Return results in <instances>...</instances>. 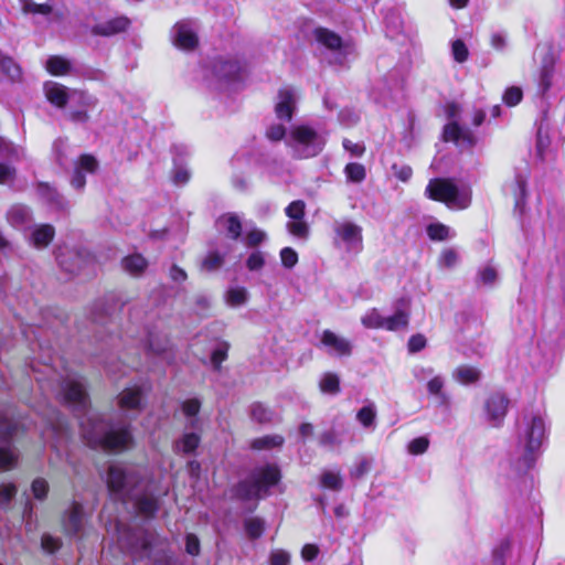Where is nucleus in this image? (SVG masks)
Listing matches in <instances>:
<instances>
[{
    "mask_svg": "<svg viewBox=\"0 0 565 565\" xmlns=\"http://www.w3.org/2000/svg\"><path fill=\"white\" fill-rule=\"evenodd\" d=\"M157 540L145 535L140 542V550L134 556L135 565H172L173 556L170 550L157 547Z\"/></svg>",
    "mask_w": 565,
    "mask_h": 565,
    "instance_id": "39448f33",
    "label": "nucleus"
},
{
    "mask_svg": "<svg viewBox=\"0 0 565 565\" xmlns=\"http://www.w3.org/2000/svg\"><path fill=\"white\" fill-rule=\"evenodd\" d=\"M460 135H462V127L457 120L446 124L443 128V140L445 142H454L459 145Z\"/></svg>",
    "mask_w": 565,
    "mask_h": 565,
    "instance_id": "c9c22d12",
    "label": "nucleus"
},
{
    "mask_svg": "<svg viewBox=\"0 0 565 565\" xmlns=\"http://www.w3.org/2000/svg\"><path fill=\"white\" fill-rule=\"evenodd\" d=\"M285 214L292 220L287 223L288 232L297 237L306 239L309 236V225L305 221L306 202L303 200H295L285 207Z\"/></svg>",
    "mask_w": 565,
    "mask_h": 565,
    "instance_id": "6e6552de",
    "label": "nucleus"
},
{
    "mask_svg": "<svg viewBox=\"0 0 565 565\" xmlns=\"http://www.w3.org/2000/svg\"><path fill=\"white\" fill-rule=\"evenodd\" d=\"M265 266V257L260 250H255L249 254L246 259V267L250 271L260 270Z\"/></svg>",
    "mask_w": 565,
    "mask_h": 565,
    "instance_id": "4d7b16f0",
    "label": "nucleus"
},
{
    "mask_svg": "<svg viewBox=\"0 0 565 565\" xmlns=\"http://www.w3.org/2000/svg\"><path fill=\"white\" fill-rule=\"evenodd\" d=\"M15 494L17 487L14 483L10 482L0 484V505H9Z\"/></svg>",
    "mask_w": 565,
    "mask_h": 565,
    "instance_id": "13d9d810",
    "label": "nucleus"
},
{
    "mask_svg": "<svg viewBox=\"0 0 565 565\" xmlns=\"http://www.w3.org/2000/svg\"><path fill=\"white\" fill-rule=\"evenodd\" d=\"M58 266L68 274H75L79 269V255L73 250L64 252L61 247L55 253Z\"/></svg>",
    "mask_w": 565,
    "mask_h": 565,
    "instance_id": "5701e85b",
    "label": "nucleus"
},
{
    "mask_svg": "<svg viewBox=\"0 0 565 565\" xmlns=\"http://www.w3.org/2000/svg\"><path fill=\"white\" fill-rule=\"evenodd\" d=\"M64 399L66 403L85 407L88 402V395L82 383L71 381L64 387Z\"/></svg>",
    "mask_w": 565,
    "mask_h": 565,
    "instance_id": "a211bd4d",
    "label": "nucleus"
},
{
    "mask_svg": "<svg viewBox=\"0 0 565 565\" xmlns=\"http://www.w3.org/2000/svg\"><path fill=\"white\" fill-rule=\"evenodd\" d=\"M429 239L435 242H443L449 237V227L443 223H430L426 227Z\"/></svg>",
    "mask_w": 565,
    "mask_h": 565,
    "instance_id": "4c0bfd02",
    "label": "nucleus"
},
{
    "mask_svg": "<svg viewBox=\"0 0 565 565\" xmlns=\"http://www.w3.org/2000/svg\"><path fill=\"white\" fill-rule=\"evenodd\" d=\"M244 530L249 540H257L265 532V521L259 516L248 518L244 521Z\"/></svg>",
    "mask_w": 565,
    "mask_h": 565,
    "instance_id": "473e14b6",
    "label": "nucleus"
},
{
    "mask_svg": "<svg viewBox=\"0 0 565 565\" xmlns=\"http://www.w3.org/2000/svg\"><path fill=\"white\" fill-rule=\"evenodd\" d=\"M284 444L285 438L281 435H265L254 438L249 444V448L254 451L270 450L280 448Z\"/></svg>",
    "mask_w": 565,
    "mask_h": 565,
    "instance_id": "b1692460",
    "label": "nucleus"
},
{
    "mask_svg": "<svg viewBox=\"0 0 565 565\" xmlns=\"http://www.w3.org/2000/svg\"><path fill=\"white\" fill-rule=\"evenodd\" d=\"M225 221L226 231L230 238H232L233 241H237L241 237L243 230L239 217L234 213H230L225 216Z\"/></svg>",
    "mask_w": 565,
    "mask_h": 565,
    "instance_id": "a18cd8bd",
    "label": "nucleus"
},
{
    "mask_svg": "<svg viewBox=\"0 0 565 565\" xmlns=\"http://www.w3.org/2000/svg\"><path fill=\"white\" fill-rule=\"evenodd\" d=\"M130 25L131 21L128 17L119 15L94 24L90 33L95 36L110 38L127 32Z\"/></svg>",
    "mask_w": 565,
    "mask_h": 565,
    "instance_id": "9d476101",
    "label": "nucleus"
},
{
    "mask_svg": "<svg viewBox=\"0 0 565 565\" xmlns=\"http://www.w3.org/2000/svg\"><path fill=\"white\" fill-rule=\"evenodd\" d=\"M211 72L220 82L236 83L242 81L244 65L238 58L216 56L211 62Z\"/></svg>",
    "mask_w": 565,
    "mask_h": 565,
    "instance_id": "0eeeda50",
    "label": "nucleus"
},
{
    "mask_svg": "<svg viewBox=\"0 0 565 565\" xmlns=\"http://www.w3.org/2000/svg\"><path fill=\"white\" fill-rule=\"evenodd\" d=\"M87 446L94 450H103L108 454H119L130 449L135 438L129 425L117 429H109L100 437L95 435L85 436Z\"/></svg>",
    "mask_w": 565,
    "mask_h": 565,
    "instance_id": "20e7f679",
    "label": "nucleus"
},
{
    "mask_svg": "<svg viewBox=\"0 0 565 565\" xmlns=\"http://www.w3.org/2000/svg\"><path fill=\"white\" fill-rule=\"evenodd\" d=\"M174 44L182 50L192 51L199 46V38L185 25H180L177 31Z\"/></svg>",
    "mask_w": 565,
    "mask_h": 565,
    "instance_id": "393cba45",
    "label": "nucleus"
},
{
    "mask_svg": "<svg viewBox=\"0 0 565 565\" xmlns=\"http://www.w3.org/2000/svg\"><path fill=\"white\" fill-rule=\"evenodd\" d=\"M224 263L223 256L218 253H210L203 260V267L207 270H214L222 266Z\"/></svg>",
    "mask_w": 565,
    "mask_h": 565,
    "instance_id": "774afa93",
    "label": "nucleus"
},
{
    "mask_svg": "<svg viewBox=\"0 0 565 565\" xmlns=\"http://www.w3.org/2000/svg\"><path fill=\"white\" fill-rule=\"evenodd\" d=\"M427 340L424 334L416 333L413 334L407 342V348L411 353H417L420 352L426 348Z\"/></svg>",
    "mask_w": 565,
    "mask_h": 565,
    "instance_id": "052dcab7",
    "label": "nucleus"
},
{
    "mask_svg": "<svg viewBox=\"0 0 565 565\" xmlns=\"http://www.w3.org/2000/svg\"><path fill=\"white\" fill-rule=\"evenodd\" d=\"M285 136H286V128L281 124H274L266 131V137L269 140L275 141V142L282 140L285 138Z\"/></svg>",
    "mask_w": 565,
    "mask_h": 565,
    "instance_id": "69168bd1",
    "label": "nucleus"
},
{
    "mask_svg": "<svg viewBox=\"0 0 565 565\" xmlns=\"http://www.w3.org/2000/svg\"><path fill=\"white\" fill-rule=\"evenodd\" d=\"M149 266L148 259L140 253H134L121 259L122 269L134 277H140Z\"/></svg>",
    "mask_w": 565,
    "mask_h": 565,
    "instance_id": "dca6fc26",
    "label": "nucleus"
},
{
    "mask_svg": "<svg viewBox=\"0 0 565 565\" xmlns=\"http://www.w3.org/2000/svg\"><path fill=\"white\" fill-rule=\"evenodd\" d=\"M320 390L323 393L338 394L340 392V379L334 373H326L320 381Z\"/></svg>",
    "mask_w": 565,
    "mask_h": 565,
    "instance_id": "79ce46f5",
    "label": "nucleus"
},
{
    "mask_svg": "<svg viewBox=\"0 0 565 565\" xmlns=\"http://www.w3.org/2000/svg\"><path fill=\"white\" fill-rule=\"evenodd\" d=\"M45 97L47 102L57 107L64 108L70 99L68 88L56 82H47L44 85Z\"/></svg>",
    "mask_w": 565,
    "mask_h": 565,
    "instance_id": "f8f14e48",
    "label": "nucleus"
},
{
    "mask_svg": "<svg viewBox=\"0 0 565 565\" xmlns=\"http://www.w3.org/2000/svg\"><path fill=\"white\" fill-rule=\"evenodd\" d=\"M18 462V456L11 446L0 447V471L12 469Z\"/></svg>",
    "mask_w": 565,
    "mask_h": 565,
    "instance_id": "58836bf2",
    "label": "nucleus"
},
{
    "mask_svg": "<svg viewBox=\"0 0 565 565\" xmlns=\"http://www.w3.org/2000/svg\"><path fill=\"white\" fill-rule=\"evenodd\" d=\"M444 384V379L441 376H434L427 383V391L430 395L440 396L443 399H445L446 396L443 393Z\"/></svg>",
    "mask_w": 565,
    "mask_h": 565,
    "instance_id": "680f3d73",
    "label": "nucleus"
},
{
    "mask_svg": "<svg viewBox=\"0 0 565 565\" xmlns=\"http://www.w3.org/2000/svg\"><path fill=\"white\" fill-rule=\"evenodd\" d=\"M345 177L349 181L361 183L366 178V170L362 163L350 162L344 168Z\"/></svg>",
    "mask_w": 565,
    "mask_h": 565,
    "instance_id": "f704fd0d",
    "label": "nucleus"
},
{
    "mask_svg": "<svg viewBox=\"0 0 565 565\" xmlns=\"http://www.w3.org/2000/svg\"><path fill=\"white\" fill-rule=\"evenodd\" d=\"M376 417V413L373 406L367 405L360 408L356 413V419L363 427H370L373 425Z\"/></svg>",
    "mask_w": 565,
    "mask_h": 565,
    "instance_id": "8fccbe9b",
    "label": "nucleus"
},
{
    "mask_svg": "<svg viewBox=\"0 0 565 565\" xmlns=\"http://www.w3.org/2000/svg\"><path fill=\"white\" fill-rule=\"evenodd\" d=\"M55 237V228L52 224L38 225L31 233V242L38 249L47 247Z\"/></svg>",
    "mask_w": 565,
    "mask_h": 565,
    "instance_id": "f3484780",
    "label": "nucleus"
},
{
    "mask_svg": "<svg viewBox=\"0 0 565 565\" xmlns=\"http://www.w3.org/2000/svg\"><path fill=\"white\" fill-rule=\"evenodd\" d=\"M316 40L331 51H338L343 46L342 38L332 30L318 26L313 31Z\"/></svg>",
    "mask_w": 565,
    "mask_h": 565,
    "instance_id": "6ab92c4d",
    "label": "nucleus"
},
{
    "mask_svg": "<svg viewBox=\"0 0 565 565\" xmlns=\"http://www.w3.org/2000/svg\"><path fill=\"white\" fill-rule=\"evenodd\" d=\"M83 523V507L79 502L73 501L71 510L65 512L62 516V526L65 534L74 536L82 530Z\"/></svg>",
    "mask_w": 565,
    "mask_h": 565,
    "instance_id": "9b49d317",
    "label": "nucleus"
},
{
    "mask_svg": "<svg viewBox=\"0 0 565 565\" xmlns=\"http://www.w3.org/2000/svg\"><path fill=\"white\" fill-rule=\"evenodd\" d=\"M247 299L244 288H232L227 292V301L232 306L243 305Z\"/></svg>",
    "mask_w": 565,
    "mask_h": 565,
    "instance_id": "e2e57ef3",
    "label": "nucleus"
},
{
    "mask_svg": "<svg viewBox=\"0 0 565 565\" xmlns=\"http://www.w3.org/2000/svg\"><path fill=\"white\" fill-rule=\"evenodd\" d=\"M451 51H452L454 60L458 63H463L469 57L468 47H467L466 43L460 39L455 40L452 42Z\"/></svg>",
    "mask_w": 565,
    "mask_h": 565,
    "instance_id": "3c124183",
    "label": "nucleus"
},
{
    "mask_svg": "<svg viewBox=\"0 0 565 565\" xmlns=\"http://www.w3.org/2000/svg\"><path fill=\"white\" fill-rule=\"evenodd\" d=\"M540 63L536 72V83L542 94L550 90L555 75L556 64L561 58L563 46L553 40L541 42L536 46Z\"/></svg>",
    "mask_w": 565,
    "mask_h": 565,
    "instance_id": "f03ea898",
    "label": "nucleus"
},
{
    "mask_svg": "<svg viewBox=\"0 0 565 565\" xmlns=\"http://www.w3.org/2000/svg\"><path fill=\"white\" fill-rule=\"evenodd\" d=\"M385 317L381 316L376 309L367 311L362 318V324L367 329H384Z\"/></svg>",
    "mask_w": 565,
    "mask_h": 565,
    "instance_id": "37998d69",
    "label": "nucleus"
},
{
    "mask_svg": "<svg viewBox=\"0 0 565 565\" xmlns=\"http://www.w3.org/2000/svg\"><path fill=\"white\" fill-rule=\"evenodd\" d=\"M266 239V233L259 228H253L247 232L245 244L247 247L255 248Z\"/></svg>",
    "mask_w": 565,
    "mask_h": 565,
    "instance_id": "5fc2aeb1",
    "label": "nucleus"
},
{
    "mask_svg": "<svg viewBox=\"0 0 565 565\" xmlns=\"http://www.w3.org/2000/svg\"><path fill=\"white\" fill-rule=\"evenodd\" d=\"M290 136L297 143L305 146L313 143L318 137L317 131L306 125H299L294 127Z\"/></svg>",
    "mask_w": 565,
    "mask_h": 565,
    "instance_id": "c85d7f7f",
    "label": "nucleus"
},
{
    "mask_svg": "<svg viewBox=\"0 0 565 565\" xmlns=\"http://www.w3.org/2000/svg\"><path fill=\"white\" fill-rule=\"evenodd\" d=\"M545 434L544 420L540 416H534L526 431L525 451L522 457L523 466L526 469L534 467L536 461V452L542 446Z\"/></svg>",
    "mask_w": 565,
    "mask_h": 565,
    "instance_id": "423d86ee",
    "label": "nucleus"
},
{
    "mask_svg": "<svg viewBox=\"0 0 565 565\" xmlns=\"http://www.w3.org/2000/svg\"><path fill=\"white\" fill-rule=\"evenodd\" d=\"M409 322V313L405 310L397 309L391 317H386L384 321V329L387 331H396L406 328Z\"/></svg>",
    "mask_w": 565,
    "mask_h": 565,
    "instance_id": "7c9ffc66",
    "label": "nucleus"
},
{
    "mask_svg": "<svg viewBox=\"0 0 565 565\" xmlns=\"http://www.w3.org/2000/svg\"><path fill=\"white\" fill-rule=\"evenodd\" d=\"M75 169H81L83 173H95L98 170V161L93 154L83 153L78 157Z\"/></svg>",
    "mask_w": 565,
    "mask_h": 565,
    "instance_id": "c03bdc74",
    "label": "nucleus"
},
{
    "mask_svg": "<svg viewBox=\"0 0 565 565\" xmlns=\"http://www.w3.org/2000/svg\"><path fill=\"white\" fill-rule=\"evenodd\" d=\"M201 444V437L196 433H185L175 446L180 447V451L184 455L194 454Z\"/></svg>",
    "mask_w": 565,
    "mask_h": 565,
    "instance_id": "2f4dec72",
    "label": "nucleus"
},
{
    "mask_svg": "<svg viewBox=\"0 0 565 565\" xmlns=\"http://www.w3.org/2000/svg\"><path fill=\"white\" fill-rule=\"evenodd\" d=\"M321 486L327 489L339 491L342 488V479L340 475L326 471L322 473L320 479Z\"/></svg>",
    "mask_w": 565,
    "mask_h": 565,
    "instance_id": "de8ad7c7",
    "label": "nucleus"
},
{
    "mask_svg": "<svg viewBox=\"0 0 565 565\" xmlns=\"http://www.w3.org/2000/svg\"><path fill=\"white\" fill-rule=\"evenodd\" d=\"M456 379L462 384H473L480 379V371L470 365H461L456 370Z\"/></svg>",
    "mask_w": 565,
    "mask_h": 565,
    "instance_id": "72a5a7b5",
    "label": "nucleus"
},
{
    "mask_svg": "<svg viewBox=\"0 0 565 565\" xmlns=\"http://www.w3.org/2000/svg\"><path fill=\"white\" fill-rule=\"evenodd\" d=\"M523 98V92L518 86L508 87L503 94L502 100L509 107H514L521 103Z\"/></svg>",
    "mask_w": 565,
    "mask_h": 565,
    "instance_id": "09e8293b",
    "label": "nucleus"
},
{
    "mask_svg": "<svg viewBox=\"0 0 565 565\" xmlns=\"http://www.w3.org/2000/svg\"><path fill=\"white\" fill-rule=\"evenodd\" d=\"M526 186H527V175H523L521 173L515 175L514 185H513V194L515 198V204H520L524 202L526 198Z\"/></svg>",
    "mask_w": 565,
    "mask_h": 565,
    "instance_id": "49530a36",
    "label": "nucleus"
},
{
    "mask_svg": "<svg viewBox=\"0 0 565 565\" xmlns=\"http://www.w3.org/2000/svg\"><path fill=\"white\" fill-rule=\"evenodd\" d=\"M321 343L333 349V351L340 356H350L352 354L351 342L344 338L338 337L331 330H324L321 335Z\"/></svg>",
    "mask_w": 565,
    "mask_h": 565,
    "instance_id": "ddd939ff",
    "label": "nucleus"
},
{
    "mask_svg": "<svg viewBox=\"0 0 565 565\" xmlns=\"http://www.w3.org/2000/svg\"><path fill=\"white\" fill-rule=\"evenodd\" d=\"M230 343L223 341L220 345L211 353V363L215 371H221L222 363L228 358Z\"/></svg>",
    "mask_w": 565,
    "mask_h": 565,
    "instance_id": "e433bc0d",
    "label": "nucleus"
},
{
    "mask_svg": "<svg viewBox=\"0 0 565 565\" xmlns=\"http://www.w3.org/2000/svg\"><path fill=\"white\" fill-rule=\"evenodd\" d=\"M250 417L257 424L265 425L273 422L274 412L260 402H255L250 406Z\"/></svg>",
    "mask_w": 565,
    "mask_h": 565,
    "instance_id": "c756f323",
    "label": "nucleus"
},
{
    "mask_svg": "<svg viewBox=\"0 0 565 565\" xmlns=\"http://www.w3.org/2000/svg\"><path fill=\"white\" fill-rule=\"evenodd\" d=\"M201 403L198 398H190L182 403V412L188 417L196 416L200 412Z\"/></svg>",
    "mask_w": 565,
    "mask_h": 565,
    "instance_id": "338daca9",
    "label": "nucleus"
},
{
    "mask_svg": "<svg viewBox=\"0 0 565 565\" xmlns=\"http://www.w3.org/2000/svg\"><path fill=\"white\" fill-rule=\"evenodd\" d=\"M41 546L45 552L54 554L61 548L62 542L60 539L50 534H43L41 537Z\"/></svg>",
    "mask_w": 565,
    "mask_h": 565,
    "instance_id": "bf43d9fd",
    "label": "nucleus"
},
{
    "mask_svg": "<svg viewBox=\"0 0 565 565\" xmlns=\"http://www.w3.org/2000/svg\"><path fill=\"white\" fill-rule=\"evenodd\" d=\"M126 471L115 465H110L107 469L106 486L110 494H119L126 488Z\"/></svg>",
    "mask_w": 565,
    "mask_h": 565,
    "instance_id": "2eb2a0df",
    "label": "nucleus"
},
{
    "mask_svg": "<svg viewBox=\"0 0 565 565\" xmlns=\"http://www.w3.org/2000/svg\"><path fill=\"white\" fill-rule=\"evenodd\" d=\"M31 490L35 499L43 500L49 493V483L44 478H36L32 481Z\"/></svg>",
    "mask_w": 565,
    "mask_h": 565,
    "instance_id": "864d4df0",
    "label": "nucleus"
},
{
    "mask_svg": "<svg viewBox=\"0 0 565 565\" xmlns=\"http://www.w3.org/2000/svg\"><path fill=\"white\" fill-rule=\"evenodd\" d=\"M429 447V439L425 436L416 437L408 444V452L412 455H423Z\"/></svg>",
    "mask_w": 565,
    "mask_h": 565,
    "instance_id": "603ef678",
    "label": "nucleus"
},
{
    "mask_svg": "<svg viewBox=\"0 0 565 565\" xmlns=\"http://www.w3.org/2000/svg\"><path fill=\"white\" fill-rule=\"evenodd\" d=\"M425 195L435 202L444 203L448 206L455 205L460 210L467 209L471 203L469 194H460L458 185L450 178L430 179Z\"/></svg>",
    "mask_w": 565,
    "mask_h": 565,
    "instance_id": "7ed1b4c3",
    "label": "nucleus"
},
{
    "mask_svg": "<svg viewBox=\"0 0 565 565\" xmlns=\"http://www.w3.org/2000/svg\"><path fill=\"white\" fill-rule=\"evenodd\" d=\"M45 67L46 71L53 76L67 75L72 70L70 61L60 55L50 56L46 61Z\"/></svg>",
    "mask_w": 565,
    "mask_h": 565,
    "instance_id": "bb28decb",
    "label": "nucleus"
},
{
    "mask_svg": "<svg viewBox=\"0 0 565 565\" xmlns=\"http://www.w3.org/2000/svg\"><path fill=\"white\" fill-rule=\"evenodd\" d=\"M290 555L284 550H274L269 555V565H289Z\"/></svg>",
    "mask_w": 565,
    "mask_h": 565,
    "instance_id": "0e129e2a",
    "label": "nucleus"
},
{
    "mask_svg": "<svg viewBox=\"0 0 565 565\" xmlns=\"http://www.w3.org/2000/svg\"><path fill=\"white\" fill-rule=\"evenodd\" d=\"M279 102L275 106V114L279 119L290 121L295 111L294 94L289 89L281 88L278 92Z\"/></svg>",
    "mask_w": 565,
    "mask_h": 565,
    "instance_id": "4468645a",
    "label": "nucleus"
},
{
    "mask_svg": "<svg viewBox=\"0 0 565 565\" xmlns=\"http://www.w3.org/2000/svg\"><path fill=\"white\" fill-rule=\"evenodd\" d=\"M334 232L347 244H352L353 242L362 243V228L352 222L339 224Z\"/></svg>",
    "mask_w": 565,
    "mask_h": 565,
    "instance_id": "412c9836",
    "label": "nucleus"
},
{
    "mask_svg": "<svg viewBox=\"0 0 565 565\" xmlns=\"http://www.w3.org/2000/svg\"><path fill=\"white\" fill-rule=\"evenodd\" d=\"M137 513L147 519H152L159 511V501L153 497L138 495L134 502Z\"/></svg>",
    "mask_w": 565,
    "mask_h": 565,
    "instance_id": "4be33fe9",
    "label": "nucleus"
},
{
    "mask_svg": "<svg viewBox=\"0 0 565 565\" xmlns=\"http://www.w3.org/2000/svg\"><path fill=\"white\" fill-rule=\"evenodd\" d=\"M142 391L140 387L125 388L118 396V406L121 409H139L141 407Z\"/></svg>",
    "mask_w": 565,
    "mask_h": 565,
    "instance_id": "aec40b11",
    "label": "nucleus"
},
{
    "mask_svg": "<svg viewBox=\"0 0 565 565\" xmlns=\"http://www.w3.org/2000/svg\"><path fill=\"white\" fill-rule=\"evenodd\" d=\"M281 470L276 463H266L250 471L247 478L238 480L232 488V499L239 502H258L270 495V489L280 483Z\"/></svg>",
    "mask_w": 565,
    "mask_h": 565,
    "instance_id": "f257e3e1",
    "label": "nucleus"
},
{
    "mask_svg": "<svg viewBox=\"0 0 565 565\" xmlns=\"http://www.w3.org/2000/svg\"><path fill=\"white\" fill-rule=\"evenodd\" d=\"M0 70L12 81L21 77V67L10 56L0 57Z\"/></svg>",
    "mask_w": 565,
    "mask_h": 565,
    "instance_id": "ea45409f",
    "label": "nucleus"
},
{
    "mask_svg": "<svg viewBox=\"0 0 565 565\" xmlns=\"http://www.w3.org/2000/svg\"><path fill=\"white\" fill-rule=\"evenodd\" d=\"M510 405L509 397L502 392L491 393L484 402V411L488 420L494 427H500L508 414Z\"/></svg>",
    "mask_w": 565,
    "mask_h": 565,
    "instance_id": "1a4fd4ad",
    "label": "nucleus"
},
{
    "mask_svg": "<svg viewBox=\"0 0 565 565\" xmlns=\"http://www.w3.org/2000/svg\"><path fill=\"white\" fill-rule=\"evenodd\" d=\"M279 255L282 266L288 269L295 267L296 264L298 263V254L291 247L281 248Z\"/></svg>",
    "mask_w": 565,
    "mask_h": 565,
    "instance_id": "6e6d98bb",
    "label": "nucleus"
},
{
    "mask_svg": "<svg viewBox=\"0 0 565 565\" xmlns=\"http://www.w3.org/2000/svg\"><path fill=\"white\" fill-rule=\"evenodd\" d=\"M18 425L9 422L7 418L0 422V443L6 446H11L14 435L17 434Z\"/></svg>",
    "mask_w": 565,
    "mask_h": 565,
    "instance_id": "a19ab883",
    "label": "nucleus"
},
{
    "mask_svg": "<svg viewBox=\"0 0 565 565\" xmlns=\"http://www.w3.org/2000/svg\"><path fill=\"white\" fill-rule=\"evenodd\" d=\"M7 220L13 226L24 225L30 220V209L23 204H13L7 212Z\"/></svg>",
    "mask_w": 565,
    "mask_h": 565,
    "instance_id": "cd10ccee",
    "label": "nucleus"
},
{
    "mask_svg": "<svg viewBox=\"0 0 565 565\" xmlns=\"http://www.w3.org/2000/svg\"><path fill=\"white\" fill-rule=\"evenodd\" d=\"M38 194L50 204H53L60 209H64L66 203L64 202L62 195L58 193L56 188L51 185L47 182H39L36 184Z\"/></svg>",
    "mask_w": 565,
    "mask_h": 565,
    "instance_id": "a878e982",
    "label": "nucleus"
}]
</instances>
